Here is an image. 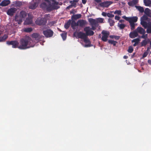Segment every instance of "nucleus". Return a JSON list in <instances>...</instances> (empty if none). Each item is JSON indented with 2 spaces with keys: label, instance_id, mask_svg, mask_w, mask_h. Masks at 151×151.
<instances>
[{
  "label": "nucleus",
  "instance_id": "61",
  "mask_svg": "<svg viewBox=\"0 0 151 151\" xmlns=\"http://www.w3.org/2000/svg\"><path fill=\"white\" fill-rule=\"evenodd\" d=\"M75 33H76V32H75V33H74V34H73L74 36H75Z\"/></svg>",
  "mask_w": 151,
  "mask_h": 151
},
{
  "label": "nucleus",
  "instance_id": "41",
  "mask_svg": "<svg viewBox=\"0 0 151 151\" xmlns=\"http://www.w3.org/2000/svg\"><path fill=\"white\" fill-rule=\"evenodd\" d=\"M84 42L85 43H90V42L89 39H88L87 36L83 39Z\"/></svg>",
  "mask_w": 151,
  "mask_h": 151
},
{
  "label": "nucleus",
  "instance_id": "23",
  "mask_svg": "<svg viewBox=\"0 0 151 151\" xmlns=\"http://www.w3.org/2000/svg\"><path fill=\"white\" fill-rule=\"evenodd\" d=\"M138 3L137 0H133L128 3V5L131 6H133Z\"/></svg>",
  "mask_w": 151,
  "mask_h": 151
},
{
  "label": "nucleus",
  "instance_id": "28",
  "mask_svg": "<svg viewBox=\"0 0 151 151\" xmlns=\"http://www.w3.org/2000/svg\"><path fill=\"white\" fill-rule=\"evenodd\" d=\"M135 7L141 13H143L144 11V9L143 7L136 6Z\"/></svg>",
  "mask_w": 151,
  "mask_h": 151
},
{
  "label": "nucleus",
  "instance_id": "18",
  "mask_svg": "<svg viewBox=\"0 0 151 151\" xmlns=\"http://www.w3.org/2000/svg\"><path fill=\"white\" fill-rule=\"evenodd\" d=\"M78 22L79 23V26L81 27H84L87 24V22L85 20H78Z\"/></svg>",
  "mask_w": 151,
  "mask_h": 151
},
{
  "label": "nucleus",
  "instance_id": "4",
  "mask_svg": "<svg viewBox=\"0 0 151 151\" xmlns=\"http://www.w3.org/2000/svg\"><path fill=\"white\" fill-rule=\"evenodd\" d=\"M27 16V13L25 11H22L19 15H16L15 17V20L18 24H21Z\"/></svg>",
  "mask_w": 151,
  "mask_h": 151
},
{
  "label": "nucleus",
  "instance_id": "16",
  "mask_svg": "<svg viewBox=\"0 0 151 151\" xmlns=\"http://www.w3.org/2000/svg\"><path fill=\"white\" fill-rule=\"evenodd\" d=\"M112 3L111 1H106L100 4V6L102 7H108Z\"/></svg>",
  "mask_w": 151,
  "mask_h": 151
},
{
  "label": "nucleus",
  "instance_id": "38",
  "mask_svg": "<svg viewBox=\"0 0 151 151\" xmlns=\"http://www.w3.org/2000/svg\"><path fill=\"white\" fill-rule=\"evenodd\" d=\"M110 37L112 39L114 38L115 40H118L119 39L120 37L118 36L110 35Z\"/></svg>",
  "mask_w": 151,
  "mask_h": 151
},
{
  "label": "nucleus",
  "instance_id": "46",
  "mask_svg": "<svg viewBox=\"0 0 151 151\" xmlns=\"http://www.w3.org/2000/svg\"><path fill=\"white\" fill-rule=\"evenodd\" d=\"M69 2L71 4V5H73L75 4H76V3L78 2L75 0H73V1H70Z\"/></svg>",
  "mask_w": 151,
  "mask_h": 151
},
{
  "label": "nucleus",
  "instance_id": "59",
  "mask_svg": "<svg viewBox=\"0 0 151 151\" xmlns=\"http://www.w3.org/2000/svg\"><path fill=\"white\" fill-rule=\"evenodd\" d=\"M127 58H128V57L126 55H124V59H127Z\"/></svg>",
  "mask_w": 151,
  "mask_h": 151
},
{
  "label": "nucleus",
  "instance_id": "27",
  "mask_svg": "<svg viewBox=\"0 0 151 151\" xmlns=\"http://www.w3.org/2000/svg\"><path fill=\"white\" fill-rule=\"evenodd\" d=\"M71 20H69L68 22L65 24L64 25L65 28L66 29H68L70 27L71 23Z\"/></svg>",
  "mask_w": 151,
  "mask_h": 151
},
{
  "label": "nucleus",
  "instance_id": "42",
  "mask_svg": "<svg viewBox=\"0 0 151 151\" xmlns=\"http://www.w3.org/2000/svg\"><path fill=\"white\" fill-rule=\"evenodd\" d=\"M61 36L63 40H65L66 38V34L63 33L61 34Z\"/></svg>",
  "mask_w": 151,
  "mask_h": 151
},
{
  "label": "nucleus",
  "instance_id": "6",
  "mask_svg": "<svg viewBox=\"0 0 151 151\" xmlns=\"http://www.w3.org/2000/svg\"><path fill=\"white\" fill-rule=\"evenodd\" d=\"M47 19L46 18H37L35 21V24L40 26L45 25L47 23Z\"/></svg>",
  "mask_w": 151,
  "mask_h": 151
},
{
  "label": "nucleus",
  "instance_id": "32",
  "mask_svg": "<svg viewBox=\"0 0 151 151\" xmlns=\"http://www.w3.org/2000/svg\"><path fill=\"white\" fill-rule=\"evenodd\" d=\"M113 13H114L113 11H110V12L107 13V16L109 18L113 17H114V15L112 14Z\"/></svg>",
  "mask_w": 151,
  "mask_h": 151
},
{
  "label": "nucleus",
  "instance_id": "8",
  "mask_svg": "<svg viewBox=\"0 0 151 151\" xmlns=\"http://www.w3.org/2000/svg\"><path fill=\"white\" fill-rule=\"evenodd\" d=\"M88 21L92 26V27L91 28V30H95L99 25L98 24H97V22H96L95 19L92 18L89 19Z\"/></svg>",
  "mask_w": 151,
  "mask_h": 151
},
{
  "label": "nucleus",
  "instance_id": "37",
  "mask_svg": "<svg viewBox=\"0 0 151 151\" xmlns=\"http://www.w3.org/2000/svg\"><path fill=\"white\" fill-rule=\"evenodd\" d=\"M130 26L131 27V30H133L135 28V24L134 23H129Z\"/></svg>",
  "mask_w": 151,
  "mask_h": 151
},
{
  "label": "nucleus",
  "instance_id": "44",
  "mask_svg": "<svg viewBox=\"0 0 151 151\" xmlns=\"http://www.w3.org/2000/svg\"><path fill=\"white\" fill-rule=\"evenodd\" d=\"M121 11L120 10H116L114 12V14H117L121 15Z\"/></svg>",
  "mask_w": 151,
  "mask_h": 151
},
{
  "label": "nucleus",
  "instance_id": "20",
  "mask_svg": "<svg viewBox=\"0 0 151 151\" xmlns=\"http://www.w3.org/2000/svg\"><path fill=\"white\" fill-rule=\"evenodd\" d=\"M138 34L137 33V31L135 30L133 32H131L129 34V37L131 38H133L137 37Z\"/></svg>",
  "mask_w": 151,
  "mask_h": 151
},
{
  "label": "nucleus",
  "instance_id": "17",
  "mask_svg": "<svg viewBox=\"0 0 151 151\" xmlns=\"http://www.w3.org/2000/svg\"><path fill=\"white\" fill-rule=\"evenodd\" d=\"M135 30L137 33H139L141 35L145 34L146 32L145 30L140 27H138Z\"/></svg>",
  "mask_w": 151,
  "mask_h": 151
},
{
  "label": "nucleus",
  "instance_id": "47",
  "mask_svg": "<svg viewBox=\"0 0 151 151\" xmlns=\"http://www.w3.org/2000/svg\"><path fill=\"white\" fill-rule=\"evenodd\" d=\"M142 35L141 37L142 38L146 39V38L147 37V34H142Z\"/></svg>",
  "mask_w": 151,
  "mask_h": 151
},
{
  "label": "nucleus",
  "instance_id": "7",
  "mask_svg": "<svg viewBox=\"0 0 151 151\" xmlns=\"http://www.w3.org/2000/svg\"><path fill=\"white\" fill-rule=\"evenodd\" d=\"M122 17L126 21L129 22V23H134L136 22L138 20V17L136 16L127 17L125 16H124Z\"/></svg>",
  "mask_w": 151,
  "mask_h": 151
},
{
  "label": "nucleus",
  "instance_id": "43",
  "mask_svg": "<svg viewBox=\"0 0 151 151\" xmlns=\"http://www.w3.org/2000/svg\"><path fill=\"white\" fill-rule=\"evenodd\" d=\"M133 51V49L132 47H129L128 50V52L129 53H131Z\"/></svg>",
  "mask_w": 151,
  "mask_h": 151
},
{
  "label": "nucleus",
  "instance_id": "9",
  "mask_svg": "<svg viewBox=\"0 0 151 151\" xmlns=\"http://www.w3.org/2000/svg\"><path fill=\"white\" fill-rule=\"evenodd\" d=\"M53 31L50 29H48L43 31V34L46 37H52L53 35Z\"/></svg>",
  "mask_w": 151,
  "mask_h": 151
},
{
  "label": "nucleus",
  "instance_id": "31",
  "mask_svg": "<svg viewBox=\"0 0 151 151\" xmlns=\"http://www.w3.org/2000/svg\"><path fill=\"white\" fill-rule=\"evenodd\" d=\"M32 31V29L31 27L25 28L24 29V32H30Z\"/></svg>",
  "mask_w": 151,
  "mask_h": 151
},
{
  "label": "nucleus",
  "instance_id": "35",
  "mask_svg": "<svg viewBox=\"0 0 151 151\" xmlns=\"http://www.w3.org/2000/svg\"><path fill=\"white\" fill-rule=\"evenodd\" d=\"M14 4L16 6H20L22 5V3L19 1H16L14 2Z\"/></svg>",
  "mask_w": 151,
  "mask_h": 151
},
{
  "label": "nucleus",
  "instance_id": "10",
  "mask_svg": "<svg viewBox=\"0 0 151 151\" xmlns=\"http://www.w3.org/2000/svg\"><path fill=\"white\" fill-rule=\"evenodd\" d=\"M6 44L8 45H12V47L13 48H18L19 47V43L17 40H13L11 41H6Z\"/></svg>",
  "mask_w": 151,
  "mask_h": 151
},
{
  "label": "nucleus",
  "instance_id": "11",
  "mask_svg": "<svg viewBox=\"0 0 151 151\" xmlns=\"http://www.w3.org/2000/svg\"><path fill=\"white\" fill-rule=\"evenodd\" d=\"M84 31L86 32V34L87 36H91L93 35L94 32L91 30L90 27H85L84 29Z\"/></svg>",
  "mask_w": 151,
  "mask_h": 151
},
{
  "label": "nucleus",
  "instance_id": "13",
  "mask_svg": "<svg viewBox=\"0 0 151 151\" xmlns=\"http://www.w3.org/2000/svg\"><path fill=\"white\" fill-rule=\"evenodd\" d=\"M103 35L101 38L102 40L104 42H106L108 40V38L109 35V32L103 30L101 32Z\"/></svg>",
  "mask_w": 151,
  "mask_h": 151
},
{
  "label": "nucleus",
  "instance_id": "15",
  "mask_svg": "<svg viewBox=\"0 0 151 151\" xmlns=\"http://www.w3.org/2000/svg\"><path fill=\"white\" fill-rule=\"evenodd\" d=\"M17 10V9L15 8H11L8 10L7 14L9 15L12 16L16 12Z\"/></svg>",
  "mask_w": 151,
  "mask_h": 151
},
{
  "label": "nucleus",
  "instance_id": "5",
  "mask_svg": "<svg viewBox=\"0 0 151 151\" xmlns=\"http://www.w3.org/2000/svg\"><path fill=\"white\" fill-rule=\"evenodd\" d=\"M29 4V8L30 9H35L38 6L41 1V0H32Z\"/></svg>",
  "mask_w": 151,
  "mask_h": 151
},
{
  "label": "nucleus",
  "instance_id": "30",
  "mask_svg": "<svg viewBox=\"0 0 151 151\" xmlns=\"http://www.w3.org/2000/svg\"><path fill=\"white\" fill-rule=\"evenodd\" d=\"M108 22L109 23L110 25L111 26H113L115 23L114 20L110 18L108 19Z\"/></svg>",
  "mask_w": 151,
  "mask_h": 151
},
{
  "label": "nucleus",
  "instance_id": "51",
  "mask_svg": "<svg viewBox=\"0 0 151 151\" xmlns=\"http://www.w3.org/2000/svg\"><path fill=\"white\" fill-rule=\"evenodd\" d=\"M107 14L104 12H103L102 13V15L104 17H106L107 15Z\"/></svg>",
  "mask_w": 151,
  "mask_h": 151
},
{
  "label": "nucleus",
  "instance_id": "12",
  "mask_svg": "<svg viewBox=\"0 0 151 151\" xmlns=\"http://www.w3.org/2000/svg\"><path fill=\"white\" fill-rule=\"evenodd\" d=\"M33 16L31 14H28V17L26 18L24 22V25H28L31 24L32 23Z\"/></svg>",
  "mask_w": 151,
  "mask_h": 151
},
{
  "label": "nucleus",
  "instance_id": "49",
  "mask_svg": "<svg viewBox=\"0 0 151 151\" xmlns=\"http://www.w3.org/2000/svg\"><path fill=\"white\" fill-rule=\"evenodd\" d=\"M76 12V11L75 10V9H73L70 12V14H74Z\"/></svg>",
  "mask_w": 151,
  "mask_h": 151
},
{
  "label": "nucleus",
  "instance_id": "40",
  "mask_svg": "<svg viewBox=\"0 0 151 151\" xmlns=\"http://www.w3.org/2000/svg\"><path fill=\"white\" fill-rule=\"evenodd\" d=\"M140 41V40L139 38H136L134 39L133 40L132 42H134L136 43H139V41Z\"/></svg>",
  "mask_w": 151,
  "mask_h": 151
},
{
  "label": "nucleus",
  "instance_id": "29",
  "mask_svg": "<svg viewBox=\"0 0 151 151\" xmlns=\"http://www.w3.org/2000/svg\"><path fill=\"white\" fill-rule=\"evenodd\" d=\"M144 3L145 6H149L151 4V1L150 0H144Z\"/></svg>",
  "mask_w": 151,
  "mask_h": 151
},
{
  "label": "nucleus",
  "instance_id": "22",
  "mask_svg": "<svg viewBox=\"0 0 151 151\" xmlns=\"http://www.w3.org/2000/svg\"><path fill=\"white\" fill-rule=\"evenodd\" d=\"M145 14L147 16L151 17V10L149 8H146L144 11Z\"/></svg>",
  "mask_w": 151,
  "mask_h": 151
},
{
  "label": "nucleus",
  "instance_id": "2",
  "mask_svg": "<svg viewBox=\"0 0 151 151\" xmlns=\"http://www.w3.org/2000/svg\"><path fill=\"white\" fill-rule=\"evenodd\" d=\"M146 15H144L140 19V24L145 29H147L146 32L151 34V18H148Z\"/></svg>",
  "mask_w": 151,
  "mask_h": 151
},
{
  "label": "nucleus",
  "instance_id": "55",
  "mask_svg": "<svg viewBox=\"0 0 151 151\" xmlns=\"http://www.w3.org/2000/svg\"><path fill=\"white\" fill-rule=\"evenodd\" d=\"M148 62L149 63L151 64V60H148Z\"/></svg>",
  "mask_w": 151,
  "mask_h": 151
},
{
  "label": "nucleus",
  "instance_id": "33",
  "mask_svg": "<svg viewBox=\"0 0 151 151\" xmlns=\"http://www.w3.org/2000/svg\"><path fill=\"white\" fill-rule=\"evenodd\" d=\"M108 42L109 44L113 45L114 46H115L117 43V42L113 40H109L108 41Z\"/></svg>",
  "mask_w": 151,
  "mask_h": 151
},
{
  "label": "nucleus",
  "instance_id": "58",
  "mask_svg": "<svg viewBox=\"0 0 151 151\" xmlns=\"http://www.w3.org/2000/svg\"><path fill=\"white\" fill-rule=\"evenodd\" d=\"M138 44V43H134L133 45V46H136Z\"/></svg>",
  "mask_w": 151,
  "mask_h": 151
},
{
  "label": "nucleus",
  "instance_id": "14",
  "mask_svg": "<svg viewBox=\"0 0 151 151\" xmlns=\"http://www.w3.org/2000/svg\"><path fill=\"white\" fill-rule=\"evenodd\" d=\"M32 37L35 38V40H37L38 41L40 40L41 38L44 37V36L42 35H40L38 33H34L32 35Z\"/></svg>",
  "mask_w": 151,
  "mask_h": 151
},
{
  "label": "nucleus",
  "instance_id": "3",
  "mask_svg": "<svg viewBox=\"0 0 151 151\" xmlns=\"http://www.w3.org/2000/svg\"><path fill=\"white\" fill-rule=\"evenodd\" d=\"M33 41L29 36H25L24 38L20 39V45H19V48L20 49H25L29 48L30 47H33V46H27L28 45H30Z\"/></svg>",
  "mask_w": 151,
  "mask_h": 151
},
{
  "label": "nucleus",
  "instance_id": "60",
  "mask_svg": "<svg viewBox=\"0 0 151 151\" xmlns=\"http://www.w3.org/2000/svg\"><path fill=\"white\" fill-rule=\"evenodd\" d=\"M150 43V47H151V41H150H150L149 42Z\"/></svg>",
  "mask_w": 151,
  "mask_h": 151
},
{
  "label": "nucleus",
  "instance_id": "26",
  "mask_svg": "<svg viewBox=\"0 0 151 151\" xmlns=\"http://www.w3.org/2000/svg\"><path fill=\"white\" fill-rule=\"evenodd\" d=\"M1 35V33L0 32V35ZM8 36L6 34H5L3 37H0V42H4L8 38Z\"/></svg>",
  "mask_w": 151,
  "mask_h": 151
},
{
  "label": "nucleus",
  "instance_id": "64",
  "mask_svg": "<svg viewBox=\"0 0 151 151\" xmlns=\"http://www.w3.org/2000/svg\"><path fill=\"white\" fill-rule=\"evenodd\" d=\"M150 47H151V46Z\"/></svg>",
  "mask_w": 151,
  "mask_h": 151
},
{
  "label": "nucleus",
  "instance_id": "19",
  "mask_svg": "<svg viewBox=\"0 0 151 151\" xmlns=\"http://www.w3.org/2000/svg\"><path fill=\"white\" fill-rule=\"evenodd\" d=\"M77 35L78 38L83 40L87 36L86 33L81 32L78 33Z\"/></svg>",
  "mask_w": 151,
  "mask_h": 151
},
{
  "label": "nucleus",
  "instance_id": "63",
  "mask_svg": "<svg viewBox=\"0 0 151 151\" xmlns=\"http://www.w3.org/2000/svg\"><path fill=\"white\" fill-rule=\"evenodd\" d=\"M122 22V21L120 20V22Z\"/></svg>",
  "mask_w": 151,
  "mask_h": 151
},
{
  "label": "nucleus",
  "instance_id": "48",
  "mask_svg": "<svg viewBox=\"0 0 151 151\" xmlns=\"http://www.w3.org/2000/svg\"><path fill=\"white\" fill-rule=\"evenodd\" d=\"M148 54V52H145L142 55V58H145L147 56Z\"/></svg>",
  "mask_w": 151,
  "mask_h": 151
},
{
  "label": "nucleus",
  "instance_id": "50",
  "mask_svg": "<svg viewBox=\"0 0 151 151\" xmlns=\"http://www.w3.org/2000/svg\"><path fill=\"white\" fill-rule=\"evenodd\" d=\"M120 18V17H119L118 16H115V19L117 20H119Z\"/></svg>",
  "mask_w": 151,
  "mask_h": 151
},
{
  "label": "nucleus",
  "instance_id": "24",
  "mask_svg": "<svg viewBox=\"0 0 151 151\" xmlns=\"http://www.w3.org/2000/svg\"><path fill=\"white\" fill-rule=\"evenodd\" d=\"M150 41V40L149 39L144 40L141 42V46H145Z\"/></svg>",
  "mask_w": 151,
  "mask_h": 151
},
{
  "label": "nucleus",
  "instance_id": "52",
  "mask_svg": "<svg viewBox=\"0 0 151 151\" xmlns=\"http://www.w3.org/2000/svg\"><path fill=\"white\" fill-rule=\"evenodd\" d=\"M82 1L83 4H85L87 1V0H82Z\"/></svg>",
  "mask_w": 151,
  "mask_h": 151
},
{
  "label": "nucleus",
  "instance_id": "25",
  "mask_svg": "<svg viewBox=\"0 0 151 151\" xmlns=\"http://www.w3.org/2000/svg\"><path fill=\"white\" fill-rule=\"evenodd\" d=\"M81 17V14H77L72 16L71 17V19L72 20H76L80 18Z\"/></svg>",
  "mask_w": 151,
  "mask_h": 151
},
{
  "label": "nucleus",
  "instance_id": "1",
  "mask_svg": "<svg viewBox=\"0 0 151 151\" xmlns=\"http://www.w3.org/2000/svg\"><path fill=\"white\" fill-rule=\"evenodd\" d=\"M40 5V8L46 9L47 11L50 12L54 9H57L59 6H58V2L55 0H44Z\"/></svg>",
  "mask_w": 151,
  "mask_h": 151
},
{
  "label": "nucleus",
  "instance_id": "54",
  "mask_svg": "<svg viewBox=\"0 0 151 151\" xmlns=\"http://www.w3.org/2000/svg\"><path fill=\"white\" fill-rule=\"evenodd\" d=\"M97 3H99L101 1V0H94Z\"/></svg>",
  "mask_w": 151,
  "mask_h": 151
},
{
  "label": "nucleus",
  "instance_id": "45",
  "mask_svg": "<svg viewBox=\"0 0 151 151\" xmlns=\"http://www.w3.org/2000/svg\"><path fill=\"white\" fill-rule=\"evenodd\" d=\"M125 26V24H121L119 25V27L121 29H123Z\"/></svg>",
  "mask_w": 151,
  "mask_h": 151
},
{
  "label": "nucleus",
  "instance_id": "56",
  "mask_svg": "<svg viewBox=\"0 0 151 151\" xmlns=\"http://www.w3.org/2000/svg\"><path fill=\"white\" fill-rule=\"evenodd\" d=\"M150 49V48L149 47H147V51L146 52H148V51H149V50Z\"/></svg>",
  "mask_w": 151,
  "mask_h": 151
},
{
  "label": "nucleus",
  "instance_id": "39",
  "mask_svg": "<svg viewBox=\"0 0 151 151\" xmlns=\"http://www.w3.org/2000/svg\"><path fill=\"white\" fill-rule=\"evenodd\" d=\"M73 6L74 7H76V4H75L73 5L70 4L66 8V9H70L72 8Z\"/></svg>",
  "mask_w": 151,
  "mask_h": 151
},
{
  "label": "nucleus",
  "instance_id": "21",
  "mask_svg": "<svg viewBox=\"0 0 151 151\" xmlns=\"http://www.w3.org/2000/svg\"><path fill=\"white\" fill-rule=\"evenodd\" d=\"M10 3L9 0H4L0 3V6H5L8 5Z\"/></svg>",
  "mask_w": 151,
  "mask_h": 151
},
{
  "label": "nucleus",
  "instance_id": "36",
  "mask_svg": "<svg viewBox=\"0 0 151 151\" xmlns=\"http://www.w3.org/2000/svg\"><path fill=\"white\" fill-rule=\"evenodd\" d=\"M75 24L76 22H75V21L73 20L72 21L71 20V23L70 24H71V27L73 29H75Z\"/></svg>",
  "mask_w": 151,
  "mask_h": 151
},
{
  "label": "nucleus",
  "instance_id": "62",
  "mask_svg": "<svg viewBox=\"0 0 151 151\" xmlns=\"http://www.w3.org/2000/svg\"><path fill=\"white\" fill-rule=\"evenodd\" d=\"M122 22V21L120 20V22Z\"/></svg>",
  "mask_w": 151,
  "mask_h": 151
},
{
  "label": "nucleus",
  "instance_id": "34",
  "mask_svg": "<svg viewBox=\"0 0 151 151\" xmlns=\"http://www.w3.org/2000/svg\"><path fill=\"white\" fill-rule=\"evenodd\" d=\"M104 19L103 18H99L97 19V20H96V22H97V24H98V23H104Z\"/></svg>",
  "mask_w": 151,
  "mask_h": 151
},
{
  "label": "nucleus",
  "instance_id": "57",
  "mask_svg": "<svg viewBox=\"0 0 151 151\" xmlns=\"http://www.w3.org/2000/svg\"><path fill=\"white\" fill-rule=\"evenodd\" d=\"M90 46V45L89 44L85 45V47H89Z\"/></svg>",
  "mask_w": 151,
  "mask_h": 151
},
{
  "label": "nucleus",
  "instance_id": "53",
  "mask_svg": "<svg viewBox=\"0 0 151 151\" xmlns=\"http://www.w3.org/2000/svg\"><path fill=\"white\" fill-rule=\"evenodd\" d=\"M78 26H79V23L78 22V21L77 23H76V22L75 27Z\"/></svg>",
  "mask_w": 151,
  "mask_h": 151
}]
</instances>
